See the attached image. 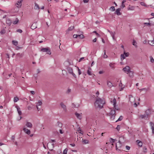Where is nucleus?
<instances>
[{
	"label": "nucleus",
	"mask_w": 154,
	"mask_h": 154,
	"mask_svg": "<svg viewBox=\"0 0 154 154\" xmlns=\"http://www.w3.org/2000/svg\"><path fill=\"white\" fill-rule=\"evenodd\" d=\"M20 48H21L20 47H19L18 46H17L16 47V49L17 50H19V49H20Z\"/></svg>",
	"instance_id": "obj_62"
},
{
	"label": "nucleus",
	"mask_w": 154,
	"mask_h": 154,
	"mask_svg": "<svg viewBox=\"0 0 154 154\" xmlns=\"http://www.w3.org/2000/svg\"><path fill=\"white\" fill-rule=\"evenodd\" d=\"M19 100L18 98L17 97H14V101L15 103L17 102Z\"/></svg>",
	"instance_id": "obj_37"
},
{
	"label": "nucleus",
	"mask_w": 154,
	"mask_h": 154,
	"mask_svg": "<svg viewBox=\"0 0 154 154\" xmlns=\"http://www.w3.org/2000/svg\"><path fill=\"white\" fill-rule=\"evenodd\" d=\"M12 43L14 45L17 46L18 44V42L17 41L13 40L12 41Z\"/></svg>",
	"instance_id": "obj_34"
},
{
	"label": "nucleus",
	"mask_w": 154,
	"mask_h": 154,
	"mask_svg": "<svg viewBox=\"0 0 154 154\" xmlns=\"http://www.w3.org/2000/svg\"><path fill=\"white\" fill-rule=\"evenodd\" d=\"M140 4L143 6H145V4L143 2H141L140 3Z\"/></svg>",
	"instance_id": "obj_60"
},
{
	"label": "nucleus",
	"mask_w": 154,
	"mask_h": 154,
	"mask_svg": "<svg viewBox=\"0 0 154 154\" xmlns=\"http://www.w3.org/2000/svg\"><path fill=\"white\" fill-rule=\"evenodd\" d=\"M41 51L44 52H47V54L49 55L51 54V52L48 48H42Z\"/></svg>",
	"instance_id": "obj_5"
},
{
	"label": "nucleus",
	"mask_w": 154,
	"mask_h": 154,
	"mask_svg": "<svg viewBox=\"0 0 154 154\" xmlns=\"http://www.w3.org/2000/svg\"><path fill=\"white\" fill-rule=\"evenodd\" d=\"M67 151L68 149L66 148L63 151V154H67Z\"/></svg>",
	"instance_id": "obj_45"
},
{
	"label": "nucleus",
	"mask_w": 154,
	"mask_h": 154,
	"mask_svg": "<svg viewBox=\"0 0 154 154\" xmlns=\"http://www.w3.org/2000/svg\"><path fill=\"white\" fill-rule=\"evenodd\" d=\"M35 9L36 10H39L40 9L39 6L37 3H35V6L34 7Z\"/></svg>",
	"instance_id": "obj_29"
},
{
	"label": "nucleus",
	"mask_w": 154,
	"mask_h": 154,
	"mask_svg": "<svg viewBox=\"0 0 154 154\" xmlns=\"http://www.w3.org/2000/svg\"><path fill=\"white\" fill-rule=\"evenodd\" d=\"M109 10L112 11H113L115 10V9L114 6H112L110 8Z\"/></svg>",
	"instance_id": "obj_39"
},
{
	"label": "nucleus",
	"mask_w": 154,
	"mask_h": 154,
	"mask_svg": "<svg viewBox=\"0 0 154 154\" xmlns=\"http://www.w3.org/2000/svg\"><path fill=\"white\" fill-rule=\"evenodd\" d=\"M128 75L131 78H133L134 76L133 72L130 70V72L128 73Z\"/></svg>",
	"instance_id": "obj_21"
},
{
	"label": "nucleus",
	"mask_w": 154,
	"mask_h": 154,
	"mask_svg": "<svg viewBox=\"0 0 154 154\" xmlns=\"http://www.w3.org/2000/svg\"><path fill=\"white\" fill-rule=\"evenodd\" d=\"M129 55L128 53L124 52L123 54L121 55V59L122 60L124 59L126 57H128Z\"/></svg>",
	"instance_id": "obj_6"
},
{
	"label": "nucleus",
	"mask_w": 154,
	"mask_h": 154,
	"mask_svg": "<svg viewBox=\"0 0 154 154\" xmlns=\"http://www.w3.org/2000/svg\"><path fill=\"white\" fill-rule=\"evenodd\" d=\"M137 44V42L136 41L134 40H133V42L132 43V44L136 48L137 47V45H136Z\"/></svg>",
	"instance_id": "obj_36"
},
{
	"label": "nucleus",
	"mask_w": 154,
	"mask_h": 154,
	"mask_svg": "<svg viewBox=\"0 0 154 154\" xmlns=\"http://www.w3.org/2000/svg\"><path fill=\"white\" fill-rule=\"evenodd\" d=\"M19 21L18 19L17 18L16 19V20L13 22L14 24H17Z\"/></svg>",
	"instance_id": "obj_41"
},
{
	"label": "nucleus",
	"mask_w": 154,
	"mask_h": 154,
	"mask_svg": "<svg viewBox=\"0 0 154 154\" xmlns=\"http://www.w3.org/2000/svg\"><path fill=\"white\" fill-rule=\"evenodd\" d=\"M121 9L119 8L117 9L116 11L115 14H117L118 15H120L121 14V13L120 12Z\"/></svg>",
	"instance_id": "obj_16"
},
{
	"label": "nucleus",
	"mask_w": 154,
	"mask_h": 154,
	"mask_svg": "<svg viewBox=\"0 0 154 154\" xmlns=\"http://www.w3.org/2000/svg\"><path fill=\"white\" fill-rule=\"evenodd\" d=\"M78 36L80 38H84V36L82 34L78 35Z\"/></svg>",
	"instance_id": "obj_43"
},
{
	"label": "nucleus",
	"mask_w": 154,
	"mask_h": 154,
	"mask_svg": "<svg viewBox=\"0 0 154 154\" xmlns=\"http://www.w3.org/2000/svg\"><path fill=\"white\" fill-rule=\"evenodd\" d=\"M144 24L145 25H148V26H150V23H144Z\"/></svg>",
	"instance_id": "obj_55"
},
{
	"label": "nucleus",
	"mask_w": 154,
	"mask_h": 154,
	"mask_svg": "<svg viewBox=\"0 0 154 154\" xmlns=\"http://www.w3.org/2000/svg\"><path fill=\"white\" fill-rule=\"evenodd\" d=\"M17 7H20L21 5V1H20L19 2L18 1V3L17 4Z\"/></svg>",
	"instance_id": "obj_33"
},
{
	"label": "nucleus",
	"mask_w": 154,
	"mask_h": 154,
	"mask_svg": "<svg viewBox=\"0 0 154 154\" xmlns=\"http://www.w3.org/2000/svg\"><path fill=\"white\" fill-rule=\"evenodd\" d=\"M32 109V107L30 106H28V109L29 110H31Z\"/></svg>",
	"instance_id": "obj_61"
},
{
	"label": "nucleus",
	"mask_w": 154,
	"mask_h": 154,
	"mask_svg": "<svg viewBox=\"0 0 154 154\" xmlns=\"http://www.w3.org/2000/svg\"><path fill=\"white\" fill-rule=\"evenodd\" d=\"M84 57H81V58H80L79 60V62H80V61H81L83 59H84Z\"/></svg>",
	"instance_id": "obj_57"
},
{
	"label": "nucleus",
	"mask_w": 154,
	"mask_h": 154,
	"mask_svg": "<svg viewBox=\"0 0 154 154\" xmlns=\"http://www.w3.org/2000/svg\"><path fill=\"white\" fill-rule=\"evenodd\" d=\"M129 102L135 106V107L137 106L136 103L135 102V99L132 95L129 96Z\"/></svg>",
	"instance_id": "obj_2"
},
{
	"label": "nucleus",
	"mask_w": 154,
	"mask_h": 154,
	"mask_svg": "<svg viewBox=\"0 0 154 154\" xmlns=\"http://www.w3.org/2000/svg\"><path fill=\"white\" fill-rule=\"evenodd\" d=\"M26 125L27 127L30 128H32V124L31 123L28 122H26Z\"/></svg>",
	"instance_id": "obj_18"
},
{
	"label": "nucleus",
	"mask_w": 154,
	"mask_h": 154,
	"mask_svg": "<svg viewBox=\"0 0 154 154\" xmlns=\"http://www.w3.org/2000/svg\"><path fill=\"white\" fill-rule=\"evenodd\" d=\"M134 7L133 6H131L129 8H128V10H134Z\"/></svg>",
	"instance_id": "obj_47"
},
{
	"label": "nucleus",
	"mask_w": 154,
	"mask_h": 154,
	"mask_svg": "<svg viewBox=\"0 0 154 154\" xmlns=\"http://www.w3.org/2000/svg\"><path fill=\"white\" fill-rule=\"evenodd\" d=\"M104 54L103 56V57L104 58H106L108 57V56L106 54V50H104Z\"/></svg>",
	"instance_id": "obj_35"
},
{
	"label": "nucleus",
	"mask_w": 154,
	"mask_h": 154,
	"mask_svg": "<svg viewBox=\"0 0 154 154\" xmlns=\"http://www.w3.org/2000/svg\"><path fill=\"white\" fill-rule=\"evenodd\" d=\"M111 111L109 113V116H110L111 119L113 120L115 119V110L111 109Z\"/></svg>",
	"instance_id": "obj_4"
},
{
	"label": "nucleus",
	"mask_w": 154,
	"mask_h": 154,
	"mask_svg": "<svg viewBox=\"0 0 154 154\" xmlns=\"http://www.w3.org/2000/svg\"><path fill=\"white\" fill-rule=\"evenodd\" d=\"M116 129L118 131H119L120 129V125H118L117 127L116 128Z\"/></svg>",
	"instance_id": "obj_51"
},
{
	"label": "nucleus",
	"mask_w": 154,
	"mask_h": 154,
	"mask_svg": "<svg viewBox=\"0 0 154 154\" xmlns=\"http://www.w3.org/2000/svg\"><path fill=\"white\" fill-rule=\"evenodd\" d=\"M89 0H83V2L85 3H87L88 2Z\"/></svg>",
	"instance_id": "obj_58"
},
{
	"label": "nucleus",
	"mask_w": 154,
	"mask_h": 154,
	"mask_svg": "<svg viewBox=\"0 0 154 154\" xmlns=\"http://www.w3.org/2000/svg\"><path fill=\"white\" fill-rule=\"evenodd\" d=\"M99 94V92L98 91H97L96 93V97H97V96Z\"/></svg>",
	"instance_id": "obj_64"
},
{
	"label": "nucleus",
	"mask_w": 154,
	"mask_h": 154,
	"mask_svg": "<svg viewBox=\"0 0 154 154\" xmlns=\"http://www.w3.org/2000/svg\"><path fill=\"white\" fill-rule=\"evenodd\" d=\"M121 146V143H120V140H119V142L117 143L116 145V150H120Z\"/></svg>",
	"instance_id": "obj_7"
},
{
	"label": "nucleus",
	"mask_w": 154,
	"mask_h": 154,
	"mask_svg": "<svg viewBox=\"0 0 154 154\" xmlns=\"http://www.w3.org/2000/svg\"><path fill=\"white\" fill-rule=\"evenodd\" d=\"M107 31L109 32L110 33L111 36L112 37L113 39L114 40H115L116 39L115 37V35L116 33L115 32H112V31H110L108 29L107 30Z\"/></svg>",
	"instance_id": "obj_13"
},
{
	"label": "nucleus",
	"mask_w": 154,
	"mask_h": 154,
	"mask_svg": "<svg viewBox=\"0 0 154 154\" xmlns=\"http://www.w3.org/2000/svg\"><path fill=\"white\" fill-rule=\"evenodd\" d=\"M36 27H37V26L36 25V23H33L32 25V26H31V28L32 29H35Z\"/></svg>",
	"instance_id": "obj_25"
},
{
	"label": "nucleus",
	"mask_w": 154,
	"mask_h": 154,
	"mask_svg": "<svg viewBox=\"0 0 154 154\" xmlns=\"http://www.w3.org/2000/svg\"><path fill=\"white\" fill-rule=\"evenodd\" d=\"M58 126L60 127H61L62 126V124L60 122H57Z\"/></svg>",
	"instance_id": "obj_48"
},
{
	"label": "nucleus",
	"mask_w": 154,
	"mask_h": 154,
	"mask_svg": "<svg viewBox=\"0 0 154 154\" xmlns=\"http://www.w3.org/2000/svg\"><path fill=\"white\" fill-rule=\"evenodd\" d=\"M42 104V102L40 100H39L38 102L37 103V105L38 106H41Z\"/></svg>",
	"instance_id": "obj_40"
},
{
	"label": "nucleus",
	"mask_w": 154,
	"mask_h": 154,
	"mask_svg": "<svg viewBox=\"0 0 154 154\" xmlns=\"http://www.w3.org/2000/svg\"><path fill=\"white\" fill-rule=\"evenodd\" d=\"M78 37V35H73V37L75 38H76Z\"/></svg>",
	"instance_id": "obj_54"
},
{
	"label": "nucleus",
	"mask_w": 154,
	"mask_h": 154,
	"mask_svg": "<svg viewBox=\"0 0 154 154\" xmlns=\"http://www.w3.org/2000/svg\"><path fill=\"white\" fill-rule=\"evenodd\" d=\"M145 114L148 117L151 114V111L149 109L146 110L145 111Z\"/></svg>",
	"instance_id": "obj_14"
},
{
	"label": "nucleus",
	"mask_w": 154,
	"mask_h": 154,
	"mask_svg": "<svg viewBox=\"0 0 154 154\" xmlns=\"http://www.w3.org/2000/svg\"><path fill=\"white\" fill-rule=\"evenodd\" d=\"M6 23L10 26L11 23V21L9 19H8L6 21Z\"/></svg>",
	"instance_id": "obj_28"
},
{
	"label": "nucleus",
	"mask_w": 154,
	"mask_h": 154,
	"mask_svg": "<svg viewBox=\"0 0 154 154\" xmlns=\"http://www.w3.org/2000/svg\"><path fill=\"white\" fill-rule=\"evenodd\" d=\"M125 147L126 149L128 150H130V147L128 146H126Z\"/></svg>",
	"instance_id": "obj_52"
},
{
	"label": "nucleus",
	"mask_w": 154,
	"mask_h": 154,
	"mask_svg": "<svg viewBox=\"0 0 154 154\" xmlns=\"http://www.w3.org/2000/svg\"><path fill=\"white\" fill-rule=\"evenodd\" d=\"M105 103V101L103 99H102L99 98L97 99L94 105L96 108L101 109L103 107V105Z\"/></svg>",
	"instance_id": "obj_1"
},
{
	"label": "nucleus",
	"mask_w": 154,
	"mask_h": 154,
	"mask_svg": "<svg viewBox=\"0 0 154 154\" xmlns=\"http://www.w3.org/2000/svg\"><path fill=\"white\" fill-rule=\"evenodd\" d=\"M17 55L18 57H21L23 56V54H20V53H18L17 54Z\"/></svg>",
	"instance_id": "obj_46"
},
{
	"label": "nucleus",
	"mask_w": 154,
	"mask_h": 154,
	"mask_svg": "<svg viewBox=\"0 0 154 154\" xmlns=\"http://www.w3.org/2000/svg\"><path fill=\"white\" fill-rule=\"evenodd\" d=\"M0 32L1 34H3L5 33V31L4 29H3L0 31Z\"/></svg>",
	"instance_id": "obj_44"
},
{
	"label": "nucleus",
	"mask_w": 154,
	"mask_h": 154,
	"mask_svg": "<svg viewBox=\"0 0 154 154\" xmlns=\"http://www.w3.org/2000/svg\"><path fill=\"white\" fill-rule=\"evenodd\" d=\"M74 28V26H71L69 27L68 29L66 31V34H68L69 31L72 30Z\"/></svg>",
	"instance_id": "obj_15"
},
{
	"label": "nucleus",
	"mask_w": 154,
	"mask_h": 154,
	"mask_svg": "<svg viewBox=\"0 0 154 154\" xmlns=\"http://www.w3.org/2000/svg\"><path fill=\"white\" fill-rule=\"evenodd\" d=\"M111 103H113L114 106L113 108H114L115 109L118 110L119 109H116V100L115 98H114L112 101H111Z\"/></svg>",
	"instance_id": "obj_11"
},
{
	"label": "nucleus",
	"mask_w": 154,
	"mask_h": 154,
	"mask_svg": "<svg viewBox=\"0 0 154 154\" xmlns=\"http://www.w3.org/2000/svg\"><path fill=\"white\" fill-rule=\"evenodd\" d=\"M115 141V139H113L111 138H110L109 141L110 143H113Z\"/></svg>",
	"instance_id": "obj_42"
},
{
	"label": "nucleus",
	"mask_w": 154,
	"mask_h": 154,
	"mask_svg": "<svg viewBox=\"0 0 154 154\" xmlns=\"http://www.w3.org/2000/svg\"><path fill=\"white\" fill-rule=\"evenodd\" d=\"M150 124L151 127V128L152 130V133L154 134V124L152 122H150Z\"/></svg>",
	"instance_id": "obj_17"
},
{
	"label": "nucleus",
	"mask_w": 154,
	"mask_h": 154,
	"mask_svg": "<svg viewBox=\"0 0 154 154\" xmlns=\"http://www.w3.org/2000/svg\"><path fill=\"white\" fill-rule=\"evenodd\" d=\"M123 118V117L122 116H120L118 119L116 121V122H117L119 121H121L122 119Z\"/></svg>",
	"instance_id": "obj_38"
},
{
	"label": "nucleus",
	"mask_w": 154,
	"mask_h": 154,
	"mask_svg": "<svg viewBox=\"0 0 154 154\" xmlns=\"http://www.w3.org/2000/svg\"><path fill=\"white\" fill-rule=\"evenodd\" d=\"M91 69L89 67L87 71V73L89 75H92V74H91Z\"/></svg>",
	"instance_id": "obj_31"
},
{
	"label": "nucleus",
	"mask_w": 154,
	"mask_h": 154,
	"mask_svg": "<svg viewBox=\"0 0 154 154\" xmlns=\"http://www.w3.org/2000/svg\"><path fill=\"white\" fill-rule=\"evenodd\" d=\"M17 32L20 33H21L22 32V30L20 29H18L17 30Z\"/></svg>",
	"instance_id": "obj_50"
},
{
	"label": "nucleus",
	"mask_w": 154,
	"mask_h": 154,
	"mask_svg": "<svg viewBox=\"0 0 154 154\" xmlns=\"http://www.w3.org/2000/svg\"><path fill=\"white\" fill-rule=\"evenodd\" d=\"M148 43L151 45L154 46V40L149 41Z\"/></svg>",
	"instance_id": "obj_26"
},
{
	"label": "nucleus",
	"mask_w": 154,
	"mask_h": 154,
	"mask_svg": "<svg viewBox=\"0 0 154 154\" xmlns=\"http://www.w3.org/2000/svg\"><path fill=\"white\" fill-rule=\"evenodd\" d=\"M60 105L61 107L63 109V110L66 112V106L64 103L61 102L60 103Z\"/></svg>",
	"instance_id": "obj_10"
},
{
	"label": "nucleus",
	"mask_w": 154,
	"mask_h": 154,
	"mask_svg": "<svg viewBox=\"0 0 154 154\" xmlns=\"http://www.w3.org/2000/svg\"><path fill=\"white\" fill-rule=\"evenodd\" d=\"M17 109V111L18 112V113L19 115H21L22 114V112L20 110V108L18 106H16L15 107Z\"/></svg>",
	"instance_id": "obj_20"
},
{
	"label": "nucleus",
	"mask_w": 154,
	"mask_h": 154,
	"mask_svg": "<svg viewBox=\"0 0 154 154\" xmlns=\"http://www.w3.org/2000/svg\"><path fill=\"white\" fill-rule=\"evenodd\" d=\"M149 90V89L148 88H142V89H140V91H145V92H146L148 91Z\"/></svg>",
	"instance_id": "obj_32"
},
{
	"label": "nucleus",
	"mask_w": 154,
	"mask_h": 154,
	"mask_svg": "<svg viewBox=\"0 0 154 154\" xmlns=\"http://www.w3.org/2000/svg\"><path fill=\"white\" fill-rule=\"evenodd\" d=\"M66 70L69 73L72 75L74 77L76 78V75L73 72V69L72 68L70 67H68L67 68Z\"/></svg>",
	"instance_id": "obj_3"
},
{
	"label": "nucleus",
	"mask_w": 154,
	"mask_h": 154,
	"mask_svg": "<svg viewBox=\"0 0 154 154\" xmlns=\"http://www.w3.org/2000/svg\"><path fill=\"white\" fill-rule=\"evenodd\" d=\"M150 61L152 63H154V59L153 58V57H150Z\"/></svg>",
	"instance_id": "obj_49"
},
{
	"label": "nucleus",
	"mask_w": 154,
	"mask_h": 154,
	"mask_svg": "<svg viewBox=\"0 0 154 154\" xmlns=\"http://www.w3.org/2000/svg\"><path fill=\"white\" fill-rule=\"evenodd\" d=\"M77 68L78 69L79 74V75H80L81 74V71H80V69H79V68L78 67H77Z\"/></svg>",
	"instance_id": "obj_53"
},
{
	"label": "nucleus",
	"mask_w": 154,
	"mask_h": 154,
	"mask_svg": "<svg viewBox=\"0 0 154 154\" xmlns=\"http://www.w3.org/2000/svg\"><path fill=\"white\" fill-rule=\"evenodd\" d=\"M36 107L38 111H40V108H39L38 107V106H37V105H36Z\"/></svg>",
	"instance_id": "obj_63"
},
{
	"label": "nucleus",
	"mask_w": 154,
	"mask_h": 154,
	"mask_svg": "<svg viewBox=\"0 0 154 154\" xmlns=\"http://www.w3.org/2000/svg\"><path fill=\"white\" fill-rule=\"evenodd\" d=\"M82 142L84 144H87L88 143H89V141L88 140H83V139H82Z\"/></svg>",
	"instance_id": "obj_30"
},
{
	"label": "nucleus",
	"mask_w": 154,
	"mask_h": 154,
	"mask_svg": "<svg viewBox=\"0 0 154 154\" xmlns=\"http://www.w3.org/2000/svg\"><path fill=\"white\" fill-rule=\"evenodd\" d=\"M125 5H124V4L123 3H122V5H121V7L122 8H123L125 7Z\"/></svg>",
	"instance_id": "obj_56"
},
{
	"label": "nucleus",
	"mask_w": 154,
	"mask_h": 154,
	"mask_svg": "<svg viewBox=\"0 0 154 154\" xmlns=\"http://www.w3.org/2000/svg\"><path fill=\"white\" fill-rule=\"evenodd\" d=\"M136 142L139 146L140 147L142 146L143 143L141 141L139 140H137L136 141Z\"/></svg>",
	"instance_id": "obj_23"
},
{
	"label": "nucleus",
	"mask_w": 154,
	"mask_h": 154,
	"mask_svg": "<svg viewBox=\"0 0 154 154\" xmlns=\"http://www.w3.org/2000/svg\"><path fill=\"white\" fill-rule=\"evenodd\" d=\"M107 85L109 88H111L112 87L114 86L112 85V83L109 81H107Z\"/></svg>",
	"instance_id": "obj_22"
},
{
	"label": "nucleus",
	"mask_w": 154,
	"mask_h": 154,
	"mask_svg": "<svg viewBox=\"0 0 154 154\" xmlns=\"http://www.w3.org/2000/svg\"><path fill=\"white\" fill-rule=\"evenodd\" d=\"M48 148L51 151L53 150V149L54 147V144H48Z\"/></svg>",
	"instance_id": "obj_9"
},
{
	"label": "nucleus",
	"mask_w": 154,
	"mask_h": 154,
	"mask_svg": "<svg viewBox=\"0 0 154 154\" xmlns=\"http://www.w3.org/2000/svg\"><path fill=\"white\" fill-rule=\"evenodd\" d=\"M23 130L26 134L28 135L30 133V130L26 128H23Z\"/></svg>",
	"instance_id": "obj_19"
},
{
	"label": "nucleus",
	"mask_w": 154,
	"mask_h": 154,
	"mask_svg": "<svg viewBox=\"0 0 154 154\" xmlns=\"http://www.w3.org/2000/svg\"><path fill=\"white\" fill-rule=\"evenodd\" d=\"M123 70L127 74L130 71V67L128 66H127L123 68Z\"/></svg>",
	"instance_id": "obj_8"
},
{
	"label": "nucleus",
	"mask_w": 154,
	"mask_h": 154,
	"mask_svg": "<svg viewBox=\"0 0 154 154\" xmlns=\"http://www.w3.org/2000/svg\"><path fill=\"white\" fill-rule=\"evenodd\" d=\"M75 114L76 116V117L78 119H81V114H80L77 113L76 112L75 113Z\"/></svg>",
	"instance_id": "obj_27"
},
{
	"label": "nucleus",
	"mask_w": 154,
	"mask_h": 154,
	"mask_svg": "<svg viewBox=\"0 0 154 154\" xmlns=\"http://www.w3.org/2000/svg\"><path fill=\"white\" fill-rule=\"evenodd\" d=\"M139 117L141 119H144L146 120L148 118L145 114L144 115H140L139 116Z\"/></svg>",
	"instance_id": "obj_12"
},
{
	"label": "nucleus",
	"mask_w": 154,
	"mask_h": 154,
	"mask_svg": "<svg viewBox=\"0 0 154 154\" xmlns=\"http://www.w3.org/2000/svg\"><path fill=\"white\" fill-rule=\"evenodd\" d=\"M30 93L32 94H34L35 93V92L34 91H31Z\"/></svg>",
	"instance_id": "obj_59"
},
{
	"label": "nucleus",
	"mask_w": 154,
	"mask_h": 154,
	"mask_svg": "<svg viewBox=\"0 0 154 154\" xmlns=\"http://www.w3.org/2000/svg\"><path fill=\"white\" fill-rule=\"evenodd\" d=\"M114 64V63H110L109 64V66L111 69H114L115 68Z\"/></svg>",
	"instance_id": "obj_24"
}]
</instances>
